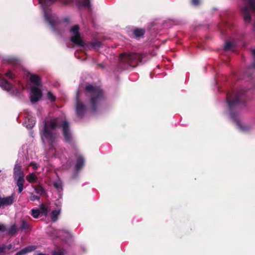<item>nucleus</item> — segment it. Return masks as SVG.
I'll return each mask as SVG.
<instances>
[{
	"label": "nucleus",
	"instance_id": "1",
	"mask_svg": "<svg viewBox=\"0 0 255 255\" xmlns=\"http://www.w3.org/2000/svg\"><path fill=\"white\" fill-rule=\"evenodd\" d=\"M61 127L65 139L69 141L71 135L68 123L62 118H48L43 123L42 127L40 129L41 139L45 145L52 148L55 143L57 136L56 129Z\"/></svg>",
	"mask_w": 255,
	"mask_h": 255
},
{
	"label": "nucleus",
	"instance_id": "2",
	"mask_svg": "<svg viewBox=\"0 0 255 255\" xmlns=\"http://www.w3.org/2000/svg\"><path fill=\"white\" fill-rule=\"evenodd\" d=\"M86 96L90 98L88 107L85 106L81 101V94L80 89L77 92L76 111L77 116L79 117H82L88 110L91 113H94L104 100L103 91L99 87L88 85L86 87Z\"/></svg>",
	"mask_w": 255,
	"mask_h": 255
},
{
	"label": "nucleus",
	"instance_id": "3",
	"mask_svg": "<svg viewBox=\"0 0 255 255\" xmlns=\"http://www.w3.org/2000/svg\"><path fill=\"white\" fill-rule=\"evenodd\" d=\"M30 80L33 84L30 89V99L32 103H35L38 101L42 96L40 79L38 76L32 75L30 76Z\"/></svg>",
	"mask_w": 255,
	"mask_h": 255
},
{
	"label": "nucleus",
	"instance_id": "4",
	"mask_svg": "<svg viewBox=\"0 0 255 255\" xmlns=\"http://www.w3.org/2000/svg\"><path fill=\"white\" fill-rule=\"evenodd\" d=\"M243 13L245 22L249 23L251 15L255 14V0H247L243 8Z\"/></svg>",
	"mask_w": 255,
	"mask_h": 255
},
{
	"label": "nucleus",
	"instance_id": "5",
	"mask_svg": "<svg viewBox=\"0 0 255 255\" xmlns=\"http://www.w3.org/2000/svg\"><path fill=\"white\" fill-rule=\"evenodd\" d=\"M79 30V27L78 25L72 27L70 30V39L73 43L77 45L84 47L86 44L82 39Z\"/></svg>",
	"mask_w": 255,
	"mask_h": 255
},
{
	"label": "nucleus",
	"instance_id": "6",
	"mask_svg": "<svg viewBox=\"0 0 255 255\" xmlns=\"http://www.w3.org/2000/svg\"><path fill=\"white\" fill-rule=\"evenodd\" d=\"M0 87L4 90L9 92L12 95H17L19 93L21 89L23 87L20 84L19 85L18 87H16L8 82L2 78L0 74Z\"/></svg>",
	"mask_w": 255,
	"mask_h": 255
},
{
	"label": "nucleus",
	"instance_id": "7",
	"mask_svg": "<svg viewBox=\"0 0 255 255\" xmlns=\"http://www.w3.org/2000/svg\"><path fill=\"white\" fill-rule=\"evenodd\" d=\"M50 206L48 204H41L39 205V209H32L31 215L34 218H38L40 214L47 216L50 211Z\"/></svg>",
	"mask_w": 255,
	"mask_h": 255
},
{
	"label": "nucleus",
	"instance_id": "8",
	"mask_svg": "<svg viewBox=\"0 0 255 255\" xmlns=\"http://www.w3.org/2000/svg\"><path fill=\"white\" fill-rule=\"evenodd\" d=\"M120 59L122 61L127 62L142 61L141 55L137 53H124L121 55Z\"/></svg>",
	"mask_w": 255,
	"mask_h": 255
},
{
	"label": "nucleus",
	"instance_id": "9",
	"mask_svg": "<svg viewBox=\"0 0 255 255\" xmlns=\"http://www.w3.org/2000/svg\"><path fill=\"white\" fill-rule=\"evenodd\" d=\"M231 118L234 121L236 124L238 128L242 131L246 132L249 131L251 127L249 126H247L244 124L235 114L231 113L230 114Z\"/></svg>",
	"mask_w": 255,
	"mask_h": 255
},
{
	"label": "nucleus",
	"instance_id": "10",
	"mask_svg": "<svg viewBox=\"0 0 255 255\" xmlns=\"http://www.w3.org/2000/svg\"><path fill=\"white\" fill-rule=\"evenodd\" d=\"M14 201V194L5 197H0V207L4 208L10 206L13 203Z\"/></svg>",
	"mask_w": 255,
	"mask_h": 255
},
{
	"label": "nucleus",
	"instance_id": "11",
	"mask_svg": "<svg viewBox=\"0 0 255 255\" xmlns=\"http://www.w3.org/2000/svg\"><path fill=\"white\" fill-rule=\"evenodd\" d=\"M35 124L34 119L30 115L25 118L24 124L27 128H31Z\"/></svg>",
	"mask_w": 255,
	"mask_h": 255
},
{
	"label": "nucleus",
	"instance_id": "12",
	"mask_svg": "<svg viewBox=\"0 0 255 255\" xmlns=\"http://www.w3.org/2000/svg\"><path fill=\"white\" fill-rule=\"evenodd\" d=\"M36 249V247L35 246H28L16 253V255H25V254L35 250Z\"/></svg>",
	"mask_w": 255,
	"mask_h": 255
},
{
	"label": "nucleus",
	"instance_id": "13",
	"mask_svg": "<svg viewBox=\"0 0 255 255\" xmlns=\"http://www.w3.org/2000/svg\"><path fill=\"white\" fill-rule=\"evenodd\" d=\"M240 96L239 94H237L235 96V98L232 100H230L229 98L227 99L229 107L230 108H233L234 106L236 105L240 101Z\"/></svg>",
	"mask_w": 255,
	"mask_h": 255
},
{
	"label": "nucleus",
	"instance_id": "14",
	"mask_svg": "<svg viewBox=\"0 0 255 255\" xmlns=\"http://www.w3.org/2000/svg\"><path fill=\"white\" fill-rule=\"evenodd\" d=\"M60 209L54 210L51 212L50 216L52 222H55L57 220L58 217L60 215Z\"/></svg>",
	"mask_w": 255,
	"mask_h": 255
},
{
	"label": "nucleus",
	"instance_id": "15",
	"mask_svg": "<svg viewBox=\"0 0 255 255\" xmlns=\"http://www.w3.org/2000/svg\"><path fill=\"white\" fill-rule=\"evenodd\" d=\"M20 175H24V174L21 171L20 166L16 163L14 168V179H16L17 176H20Z\"/></svg>",
	"mask_w": 255,
	"mask_h": 255
},
{
	"label": "nucleus",
	"instance_id": "16",
	"mask_svg": "<svg viewBox=\"0 0 255 255\" xmlns=\"http://www.w3.org/2000/svg\"><path fill=\"white\" fill-rule=\"evenodd\" d=\"M84 163V159L83 157L81 156H80L77 161L76 164V171L79 170L83 166Z\"/></svg>",
	"mask_w": 255,
	"mask_h": 255
},
{
	"label": "nucleus",
	"instance_id": "17",
	"mask_svg": "<svg viewBox=\"0 0 255 255\" xmlns=\"http://www.w3.org/2000/svg\"><path fill=\"white\" fill-rule=\"evenodd\" d=\"M26 179L30 183H34L36 182L37 180V178L34 173H30L27 175Z\"/></svg>",
	"mask_w": 255,
	"mask_h": 255
},
{
	"label": "nucleus",
	"instance_id": "18",
	"mask_svg": "<svg viewBox=\"0 0 255 255\" xmlns=\"http://www.w3.org/2000/svg\"><path fill=\"white\" fill-rule=\"evenodd\" d=\"M24 177V175H20V176H17L16 178L14 179L15 180H16V184L18 187L23 186Z\"/></svg>",
	"mask_w": 255,
	"mask_h": 255
},
{
	"label": "nucleus",
	"instance_id": "19",
	"mask_svg": "<svg viewBox=\"0 0 255 255\" xmlns=\"http://www.w3.org/2000/svg\"><path fill=\"white\" fill-rule=\"evenodd\" d=\"M79 6L89 7L90 5V0H83L82 1H78Z\"/></svg>",
	"mask_w": 255,
	"mask_h": 255
},
{
	"label": "nucleus",
	"instance_id": "20",
	"mask_svg": "<svg viewBox=\"0 0 255 255\" xmlns=\"http://www.w3.org/2000/svg\"><path fill=\"white\" fill-rule=\"evenodd\" d=\"M133 34L136 37H141L144 34V30L142 29H136L134 30Z\"/></svg>",
	"mask_w": 255,
	"mask_h": 255
},
{
	"label": "nucleus",
	"instance_id": "21",
	"mask_svg": "<svg viewBox=\"0 0 255 255\" xmlns=\"http://www.w3.org/2000/svg\"><path fill=\"white\" fill-rule=\"evenodd\" d=\"M54 186L58 191H60L62 188V182L58 179L54 182Z\"/></svg>",
	"mask_w": 255,
	"mask_h": 255
},
{
	"label": "nucleus",
	"instance_id": "22",
	"mask_svg": "<svg viewBox=\"0 0 255 255\" xmlns=\"http://www.w3.org/2000/svg\"><path fill=\"white\" fill-rule=\"evenodd\" d=\"M17 231V228L15 224L12 225L8 230V233L10 235H14Z\"/></svg>",
	"mask_w": 255,
	"mask_h": 255
},
{
	"label": "nucleus",
	"instance_id": "23",
	"mask_svg": "<svg viewBox=\"0 0 255 255\" xmlns=\"http://www.w3.org/2000/svg\"><path fill=\"white\" fill-rule=\"evenodd\" d=\"M33 188L37 194H42L44 192V189L41 186H35L33 187Z\"/></svg>",
	"mask_w": 255,
	"mask_h": 255
},
{
	"label": "nucleus",
	"instance_id": "24",
	"mask_svg": "<svg viewBox=\"0 0 255 255\" xmlns=\"http://www.w3.org/2000/svg\"><path fill=\"white\" fill-rule=\"evenodd\" d=\"M10 248H11V245H9L8 246L5 245H3L1 246H0V255H1V254H4L6 249L9 250Z\"/></svg>",
	"mask_w": 255,
	"mask_h": 255
},
{
	"label": "nucleus",
	"instance_id": "25",
	"mask_svg": "<svg viewBox=\"0 0 255 255\" xmlns=\"http://www.w3.org/2000/svg\"><path fill=\"white\" fill-rule=\"evenodd\" d=\"M29 228V224L25 221L23 220L21 222V225L20 227V229L21 230H27Z\"/></svg>",
	"mask_w": 255,
	"mask_h": 255
},
{
	"label": "nucleus",
	"instance_id": "26",
	"mask_svg": "<svg viewBox=\"0 0 255 255\" xmlns=\"http://www.w3.org/2000/svg\"><path fill=\"white\" fill-rule=\"evenodd\" d=\"M65 251L63 249H57L53 252L52 255H64Z\"/></svg>",
	"mask_w": 255,
	"mask_h": 255
},
{
	"label": "nucleus",
	"instance_id": "27",
	"mask_svg": "<svg viewBox=\"0 0 255 255\" xmlns=\"http://www.w3.org/2000/svg\"><path fill=\"white\" fill-rule=\"evenodd\" d=\"M5 76L9 79H13L15 78V76L14 74H13L11 71H8L5 74Z\"/></svg>",
	"mask_w": 255,
	"mask_h": 255
},
{
	"label": "nucleus",
	"instance_id": "28",
	"mask_svg": "<svg viewBox=\"0 0 255 255\" xmlns=\"http://www.w3.org/2000/svg\"><path fill=\"white\" fill-rule=\"evenodd\" d=\"M30 196L29 197V199L32 201H34L35 200H38L39 199V197L36 195H34L33 193H29Z\"/></svg>",
	"mask_w": 255,
	"mask_h": 255
},
{
	"label": "nucleus",
	"instance_id": "29",
	"mask_svg": "<svg viewBox=\"0 0 255 255\" xmlns=\"http://www.w3.org/2000/svg\"><path fill=\"white\" fill-rule=\"evenodd\" d=\"M47 98L51 101H54L55 97L50 92H48L47 93Z\"/></svg>",
	"mask_w": 255,
	"mask_h": 255
},
{
	"label": "nucleus",
	"instance_id": "30",
	"mask_svg": "<svg viewBox=\"0 0 255 255\" xmlns=\"http://www.w3.org/2000/svg\"><path fill=\"white\" fill-rule=\"evenodd\" d=\"M9 62L13 65H17L19 64V61L14 58H11L9 60Z\"/></svg>",
	"mask_w": 255,
	"mask_h": 255
},
{
	"label": "nucleus",
	"instance_id": "31",
	"mask_svg": "<svg viewBox=\"0 0 255 255\" xmlns=\"http://www.w3.org/2000/svg\"><path fill=\"white\" fill-rule=\"evenodd\" d=\"M232 43L230 42H227L225 45L224 48L225 50H230L232 48Z\"/></svg>",
	"mask_w": 255,
	"mask_h": 255
},
{
	"label": "nucleus",
	"instance_id": "32",
	"mask_svg": "<svg viewBox=\"0 0 255 255\" xmlns=\"http://www.w3.org/2000/svg\"><path fill=\"white\" fill-rule=\"evenodd\" d=\"M30 165L32 167L33 170L37 169L39 167V165L37 163L33 162H31Z\"/></svg>",
	"mask_w": 255,
	"mask_h": 255
},
{
	"label": "nucleus",
	"instance_id": "33",
	"mask_svg": "<svg viewBox=\"0 0 255 255\" xmlns=\"http://www.w3.org/2000/svg\"><path fill=\"white\" fill-rule=\"evenodd\" d=\"M100 42L98 41H94L91 43V45L93 47H95L96 46H99L100 45Z\"/></svg>",
	"mask_w": 255,
	"mask_h": 255
},
{
	"label": "nucleus",
	"instance_id": "34",
	"mask_svg": "<svg viewBox=\"0 0 255 255\" xmlns=\"http://www.w3.org/2000/svg\"><path fill=\"white\" fill-rule=\"evenodd\" d=\"M200 2V0H192V3L193 5L196 6Z\"/></svg>",
	"mask_w": 255,
	"mask_h": 255
},
{
	"label": "nucleus",
	"instance_id": "35",
	"mask_svg": "<svg viewBox=\"0 0 255 255\" xmlns=\"http://www.w3.org/2000/svg\"><path fill=\"white\" fill-rule=\"evenodd\" d=\"M5 230V226L3 225H0V231H4Z\"/></svg>",
	"mask_w": 255,
	"mask_h": 255
},
{
	"label": "nucleus",
	"instance_id": "36",
	"mask_svg": "<svg viewBox=\"0 0 255 255\" xmlns=\"http://www.w3.org/2000/svg\"><path fill=\"white\" fill-rule=\"evenodd\" d=\"M18 192L19 193H20L23 189V186H18Z\"/></svg>",
	"mask_w": 255,
	"mask_h": 255
},
{
	"label": "nucleus",
	"instance_id": "37",
	"mask_svg": "<svg viewBox=\"0 0 255 255\" xmlns=\"http://www.w3.org/2000/svg\"><path fill=\"white\" fill-rule=\"evenodd\" d=\"M252 52L253 56L255 57V49H253Z\"/></svg>",
	"mask_w": 255,
	"mask_h": 255
},
{
	"label": "nucleus",
	"instance_id": "38",
	"mask_svg": "<svg viewBox=\"0 0 255 255\" xmlns=\"http://www.w3.org/2000/svg\"><path fill=\"white\" fill-rule=\"evenodd\" d=\"M254 31L255 32V24L254 25Z\"/></svg>",
	"mask_w": 255,
	"mask_h": 255
},
{
	"label": "nucleus",
	"instance_id": "39",
	"mask_svg": "<svg viewBox=\"0 0 255 255\" xmlns=\"http://www.w3.org/2000/svg\"><path fill=\"white\" fill-rule=\"evenodd\" d=\"M37 255H45L40 253V254H38Z\"/></svg>",
	"mask_w": 255,
	"mask_h": 255
}]
</instances>
